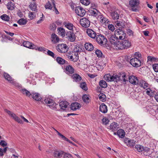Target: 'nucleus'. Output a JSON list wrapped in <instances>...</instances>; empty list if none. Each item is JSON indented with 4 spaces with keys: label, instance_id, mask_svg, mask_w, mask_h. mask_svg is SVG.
Instances as JSON below:
<instances>
[{
    "label": "nucleus",
    "instance_id": "38",
    "mask_svg": "<svg viewBox=\"0 0 158 158\" xmlns=\"http://www.w3.org/2000/svg\"><path fill=\"white\" fill-rule=\"evenodd\" d=\"M27 22V20L24 19H21L17 21V23L20 25H25Z\"/></svg>",
    "mask_w": 158,
    "mask_h": 158
},
{
    "label": "nucleus",
    "instance_id": "23",
    "mask_svg": "<svg viewBox=\"0 0 158 158\" xmlns=\"http://www.w3.org/2000/svg\"><path fill=\"white\" fill-rule=\"evenodd\" d=\"M69 103L68 102L66 101H61L59 103V106L61 109L64 110L66 108Z\"/></svg>",
    "mask_w": 158,
    "mask_h": 158
},
{
    "label": "nucleus",
    "instance_id": "25",
    "mask_svg": "<svg viewBox=\"0 0 158 158\" xmlns=\"http://www.w3.org/2000/svg\"><path fill=\"white\" fill-rule=\"evenodd\" d=\"M99 110L102 113H106L107 111V107L105 104L102 103L100 106Z\"/></svg>",
    "mask_w": 158,
    "mask_h": 158
},
{
    "label": "nucleus",
    "instance_id": "17",
    "mask_svg": "<svg viewBox=\"0 0 158 158\" xmlns=\"http://www.w3.org/2000/svg\"><path fill=\"white\" fill-rule=\"evenodd\" d=\"M104 79L106 81L115 82V76H111L110 74H106L104 77Z\"/></svg>",
    "mask_w": 158,
    "mask_h": 158
},
{
    "label": "nucleus",
    "instance_id": "60",
    "mask_svg": "<svg viewBox=\"0 0 158 158\" xmlns=\"http://www.w3.org/2000/svg\"><path fill=\"white\" fill-rule=\"evenodd\" d=\"M108 28L109 30L112 31H113L115 29L114 26L112 24L108 25Z\"/></svg>",
    "mask_w": 158,
    "mask_h": 158
},
{
    "label": "nucleus",
    "instance_id": "22",
    "mask_svg": "<svg viewBox=\"0 0 158 158\" xmlns=\"http://www.w3.org/2000/svg\"><path fill=\"white\" fill-rule=\"evenodd\" d=\"M135 150L138 151L139 152H142L143 150L146 151H148L149 149L148 148H144L143 147L140 145H136L135 147Z\"/></svg>",
    "mask_w": 158,
    "mask_h": 158
},
{
    "label": "nucleus",
    "instance_id": "20",
    "mask_svg": "<svg viewBox=\"0 0 158 158\" xmlns=\"http://www.w3.org/2000/svg\"><path fill=\"white\" fill-rule=\"evenodd\" d=\"M119 127V125L116 123L113 122L110 124V129L113 131L117 130Z\"/></svg>",
    "mask_w": 158,
    "mask_h": 158
},
{
    "label": "nucleus",
    "instance_id": "58",
    "mask_svg": "<svg viewBox=\"0 0 158 158\" xmlns=\"http://www.w3.org/2000/svg\"><path fill=\"white\" fill-rule=\"evenodd\" d=\"M15 121H16L19 123H20L21 124L23 123V122L22 121V120L17 116H16V117H15Z\"/></svg>",
    "mask_w": 158,
    "mask_h": 158
},
{
    "label": "nucleus",
    "instance_id": "48",
    "mask_svg": "<svg viewBox=\"0 0 158 158\" xmlns=\"http://www.w3.org/2000/svg\"><path fill=\"white\" fill-rule=\"evenodd\" d=\"M95 53L97 56L98 57H101L102 56V53L99 50H96L95 52Z\"/></svg>",
    "mask_w": 158,
    "mask_h": 158
},
{
    "label": "nucleus",
    "instance_id": "54",
    "mask_svg": "<svg viewBox=\"0 0 158 158\" xmlns=\"http://www.w3.org/2000/svg\"><path fill=\"white\" fill-rule=\"evenodd\" d=\"M63 158H72L71 155L68 153H64Z\"/></svg>",
    "mask_w": 158,
    "mask_h": 158
},
{
    "label": "nucleus",
    "instance_id": "19",
    "mask_svg": "<svg viewBox=\"0 0 158 158\" xmlns=\"http://www.w3.org/2000/svg\"><path fill=\"white\" fill-rule=\"evenodd\" d=\"M51 38V41L54 44H56L59 41V38L55 33H52V34Z\"/></svg>",
    "mask_w": 158,
    "mask_h": 158
},
{
    "label": "nucleus",
    "instance_id": "4",
    "mask_svg": "<svg viewBox=\"0 0 158 158\" xmlns=\"http://www.w3.org/2000/svg\"><path fill=\"white\" fill-rule=\"evenodd\" d=\"M56 49L59 52L64 53L68 51L69 48L66 44H61L57 45L56 47Z\"/></svg>",
    "mask_w": 158,
    "mask_h": 158
},
{
    "label": "nucleus",
    "instance_id": "39",
    "mask_svg": "<svg viewBox=\"0 0 158 158\" xmlns=\"http://www.w3.org/2000/svg\"><path fill=\"white\" fill-rule=\"evenodd\" d=\"M21 91L22 93L24 94H25L26 96L29 97L30 95H31V94L30 92L26 89H22L21 90Z\"/></svg>",
    "mask_w": 158,
    "mask_h": 158
},
{
    "label": "nucleus",
    "instance_id": "30",
    "mask_svg": "<svg viewBox=\"0 0 158 158\" xmlns=\"http://www.w3.org/2000/svg\"><path fill=\"white\" fill-rule=\"evenodd\" d=\"M72 77L75 82L79 81L81 80V77L77 74H73L72 76Z\"/></svg>",
    "mask_w": 158,
    "mask_h": 158
},
{
    "label": "nucleus",
    "instance_id": "56",
    "mask_svg": "<svg viewBox=\"0 0 158 158\" xmlns=\"http://www.w3.org/2000/svg\"><path fill=\"white\" fill-rule=\"evenodd\" d=\"M102 121L103 124H104L105 125H106L109 122V120L106 118H105L102 119Z\"/></svg>",
    "mask_w": 158,
    "mask_h": 158
},
{
    "label": "nucleus",
    "instance_id": "41",
    "mask_svg": "<svg viewBox=\"0 0 158 158\" xmlns=\"http://www.w3.org/2000/svg\"><path fill=\"white\" fill-rule=\"evenodd\" d=\"M80 87L81 88L85 91H86L88 89L86 83L85 82L80 83Z\"/></svg>",
    "mask_w": 158,
    "mask_h": 158
},
{
    "label": "nucleus",
    "instance_id": "64",
    "mask_svg": "<svg viewBox=\"0 0 158 158\" xmlns=\"http://www.w3.org/2000/svg\"><path fill=\"white\" fill-rule=\"evenodd\" d=\"M91 13L92 16L95 17H96L98 15V13H97L94 10H92Z\"/></svg>",
    "mask_w": 158,
    "mask_h": 158
},
{
    "label": "nucleus",
    "instance_id": "42",
    "mask_svg": "<svg viewBox=\"0 0 158 158\" xmlns=\"http://www.w3.org/2000/svg\"><path fill=\"white\" fill-rule=\"evenodd\" d=\"M58 32H60V34L61 35L64 37L65 36V31L64 29L62 27H59L58 29Z\"/></svg>",
    "mask_w": 158,
    "mask_h": 158
},
{
    "label": "nucleus",
    "instance_id": "31",
    "mask_svg": "<svg viewBox=\"0 0 158 158\" xmlns=\"http://www.w3.org/2000/svg\"><path fill=\"white\" fill-rule=\"evenodd\" d=\"M67 56L68 58L70 59L72 61L76 62L78 60V57H74V56L73 54H72L71 55V53H68Z\"/></svg>",
    "mask_w": 158,
    "mask_h": 158
},
{
    "label": "nucleus",
    "instance_id": "24",
    "mask_svg": "<svg viewBox=\"0 0 158 158\" xmlns=\"http://www.w3.org/2000/svg\"><path fill=\"white\" fill-rule=\"evenodd\" d=\"M31 96L33 99L37 101H40L42 98L40 95L38 93H32Z\"/></svg>",
    "mask_w": 158,
    "mask_h": 158
},
{
    "label": "nucleus",
    "instance_id": "14",
    "mask_svg": "<svg viewBox=\"0 0 158 158\" xmlns=\"http://www.w3.org/2000/svg\"><path fill=\"white\" fill-rule=\"evenodd\" d=\"M128 80L133 85H136L139 83V80L137 78L133 75L130 76L129 77Z\"/></svg>",
    "mask_w": 158,
    "mask_h": 158
},
{
    "label": "nucleus",
    "instance_id": "36",
    "mask_svg": "<svg viewBox=\"0 0 158 158\" xmlns=\"http://www.w3.org/2000/svg\"><path fill=\"white\" fill-rule=\"evenodd\" d=\"M89 96L86 94H85L82 97L83 101L86 103H88L90 101Z\"/></svg>",
    "mask_w": 158,
    "mask_h": 158
},
{
    "label": "nucleus",
    "instance_id": "33",
    "mask_svg": "<svg viewBox=\"0 0 158 158\" xmlns=\"http://www.w3.org/2000/svg\"><path fill=\"white\" fill-rule=\"evenodd\" d=\"M111 15L113 19L114 20H117L119 19V15L116 11L112 12L111 14Z\"/></svg>",
    "mask_w": 158,
    "mask_h": 158
},
{
    "label": "nucleus",
    "instance_id": "2",
    "mask_svg": "<svg viewBox=\"0 0 158 158\" xmlns=\"http://www.w3.org/2000/svg\"><path fill=\"white\" fill-rule=\"evenodd\" d=\"M108 39L109 40V41L110 43L114 45V47L117 49V45L118 43H120V41L118 40V36H115V35H109L108 36Z\"/></svg>",
    "mask_w": 158,
    "mask_h": 158
},
{
    "label": "nucleus",
    "instance_id": "37",
    "mask_svg": "<svg viewBox=\"0 0 158 158\" xmlns=\"http://www.w3.org/2000/svg\"><path fill=\"white\" fill-rule=\"evenodd\" d=\"M99 84L100 86L102 88H106L107 86L106 82L103 80L100 81Z\"/></svg>",
    "mask_w": 158,
    "mask_h": 158
},
{
    "label": "nucleus",
    "instance_id": "8",
    "mask_svg": "<svg viewBox=\"0 0 158 158\" xmlns=\"http://www.w3.org/2000/svg\"><path fill=\"white\" fill-rule=\"evenodd\" d=\"M130 64L134 67H138L141 65L140 60L137 58H134L130 60Z\"/></svg>",
    "mask_w": 158,
    "mask_h": 158
},
{
    "label": "nucleus",
    "instance_id": "43",
    "mask_svg": "<svg viewBox=\"0 0 158 158\" xmlns=\"http://www.w3.org/2000/svg\"><path fill=\"white\" fill-rule=\"evenodd\" d=\"M0 18L2 20L6 21H9L10 19L9 16L6 14H4L1 15Z\"/></svg>",
    "mask_w": 158,
    "mask_h": 158
},
{
    "label": "nucleus",
    "instance_id": "29",
    "mask_svg": "<svg viewBox=\"0 0 158 158\" xmlns=\"http://www.w3.org/2000/svg\"><path fill=\"white\" fill-rule=\"evenodd\" d=\"M117 133L118 136L121 138H123L125 135V131L122 129H119L117 131Z\"/></svg>",
    "mask_w": 158,
    "mask_h": 158
},
{
    "label": "nucleus",
    "instance_id": "59",
    "mask_svg": "<svg viewBox=\"0 0 158 158\" xmlns=\"http://www.w3.org/2000/svg\"><path fill=\"white\" fill-rule=\"evenodd\" d=\"M54 129L56 132L57 133V135H59V137L61 138H67L66 137H65L64 135L61 134L59 132L57 131L55 129L53 128Z\"/></svg>",
    "mask_w": 158,
    "mask_h": 158
},
{
    "label": "nucleus",
    "instance_id": "15",
    "mask_svg": "<svg viewBox=\"0 0 158 158\" xmlns=\"http://www.w3.org/2000/svg\"><path fill=\"white\" fill-rule=\"evenodd\" d=\"M123 139L125 143L128 147L133 146L135 144L136 141H134L133 139Z\"/></svg>",
    "mask_w": 158,
    "mask_h": 158
},
{
    "label": "nucleus",
    "instance_id": "49",
    "mask_svg": "<svg viewBox=\"0 0 158 158\" xmlns=\"http://www.w3.org/2000/svg\"><path fill=\"white\" fill-rule=\"evenodd\" d=\"M45 7L46 9H48L50 10H52V7L49 1H48L45 5Z\"/></svg>",
    "mask_w": 158,
    "mask_h": 158
},
{
    "label": "nucleus",
    "instance_id": "51",
    "mask_svg": "<svg viewBox=\"0 0 158 158\" xmlns=\"http://www.w3.org/2000/svg\"><path fill=\"white\" fill-rule=\"evenodd\" d=\"M35 12H31L29 13L28 15L30 19H33L35 17Z\"/></svg>",
    "mask_w": 158,
    "mask_h": 158
},
{
    "label": "nucleus",
    "instance_id": "21",
    "mask_svg": "<svg viewBox=\"0 0 158 158\" xmlns=\"http://www.w3.org/2000/svg\"><path fill=\"white\" fill-rule=\"evenodd\" d=\"M81 107L80 104L77 102L73 103L71 105V110H75L77 109H79Z\"/></svg>",
    "mask_w": 158,
    "mask_h": 158
},
{
    "label": "nucleus",
    "instance_id": "11",
    "mask_svg": "<svg viewBox=\"0 0 158 158\" xmlns=\"http://www.w3.org/2000/svg\"><path fill=\"white\" fill-rule=\"evenodd\" d=\"M80 23L82 27L85 28H88L90 24V21L85 18L81 19L80 20Z\"/></svg>",
    "mask_w": 158,
    "mask_h": 158
},
{
    "label": "nucleus",
    "instance_id": "62",
    "mask_svg": "<svg viewBox=\"0 0 158 158\" xmlns=\"http://www.w3.org/2000/svg\"><path fill=\"white\" fill-rule=\"evenodd\" d=\"M0 145H1L2 146L4 147L6 146L7 143L4 140H1L0 142Z\"/></svg>",
    "mask_w": 158,
    "mask_h": 158
},
{
    "label": "nucleus",
    "instance_id": "10",
    "mask_svg": "<svg viewBox=\"0 0 158 158\" xmlns=\"http://www.w3.org/2000/svg\"><path fill=\"white\" fill-rule=\"evenodd\" d=\"M115 33L116 35H118V38L121 40H123L125 37L126 34L124 33V31H123L122 29L120 28H119L118 29H117L116 30H115Z\"/></svg>",
    "mask_w": 158,
    "mask_h": 158
},
{
    "label": "nucleus",
    "instance_id": "18",
    "mask_svg": "<svg viewBox=\"0 0 158 158\" xmlns=\"http://www.w3.org/2000/svg\"><path fill=\"white\" fill-rule=\"evenodd\" d=\"M64 152L62 151H56L53 153V156L56 158H63Z\"/></svg>",
    "mask_w": 158,
    "mask_h": 158
},
{
    "label": "nucleus",
    "instance_id": "57",
    "mask_svg": "<svg viewBox=\"0 0 158 158\" xmlns=\"http://www.w3.org/2000/svg\"><path fill=\"white\" fill-rule=\"evenodd\" d=\"M153 69L156 72H158V64H156L153 65Z\"/></svg>",
    "mask_w": 158,
    "mask_h": 158
},
{
    "label": "nucleus",
    "instance_id": "6",
    "mask_svg": "<svg viewBox=\"0 0 158 158\" xmlns=\"http://www.w3.org/2000/svg\"><path fill=\"white\" fill-rule=\"evenodd\" d=\"M64 67V72L69 75L70 76L74 73V69L71 65L68 64Z\"/></svg>",
    "mask_w": 158,
    "mask_h": 158
},
{
    "label": "nucleus",
    "instance_id": "7",
    "mask_svg": "<svg viewBox=\"0 0 158 158\" xmlns=\"http://www.w3.org/2000/svg\"><path fill=\"white\" fill-rule=\"evenodd\" d=\"M66 38L71 42H74L76 40V36L73 31H67L66 34Z\"/></svg>",
    "mask_w": 158,
    "mask_h": 158
},
{
    "label": "nucleus",
    "instance_id": "35",
    "mask_svg": "<svg viewBox=\"0 0 158 158\" xmlns=\"http://www.w3.org/2000/svg\"><path fill=\"white\" fill-rule=\"evenodd\" d=\"M4 76L6 79L8 81L11 82L13 81V79L10 76L8 73H4Z\"/></svg>",
    "mask_w": 158,
    "mask_h": 158
},
{
    "label": "nucleus",
    "instance_id": "26",
    "mask_svg": "<svg viewBox=\"0 0 158 158\" xmlns=\"http://www.w3.org/2000/svg\"><path fill=\"white\" fill-rule=\"evenodd\" d=\"M85 47L86 49L89 51H92L94 49V46L90 43H86L85 44Z\"/></svg>",
    "mask_w": 158,
    "mask_h": 158
},
{
    "label": "nucleus",
    "instance_id": "16",
    "mask_svg": "<svg viewBox=\"0 0 158 158\" xmlns=\"http://www.w3.org/2000/svg\"><path fill=\"white\" fill-rule=\"evenodd\" d=\"M86 33L88 36L93 39H95L96 36V32L92 29L88 28Z\"/></svg>",
    "mask_w": 158,
    "mask_h": 158
},
{
    "label": "nucleus",
    "instance_id": "28",
    "mask_svg": "<svg viewBox=\"0 0 158 158\" xmlns=\"http://www.w3.org/2000/svg\"><path fill=\"white\" fill-rule=\"evenodd\" d=\"M139 85L141 87L143 88L144 89L148 88L149 85L147 82L143 80L140 81Z\"/></svg>",
    "mask_w": 158,
    "mask_h": 158
},
{
    "label": "nucleus",
    "instance_id": "40",
    "mask_svg": "<svg viewBox=\"0 0 158 158\" xmlns=\"http://www.w3.org/2000/svg\"><path fill=\"white\" fill-rule=\"evenodd\" d=\"M30 8L33 11H37V6L36 4L33 3V4H31L29 5Z\"/></svg>",
    "mask_w": 158,
    "mask_h": 158
},
{
    "label": "nucleus",
    "instance_id": "53",
    "mask_svg": "<svg viewBox=\"0 0 158 158\" xmlns=\"http://www.w3.org/2000/svg\"><path fill=\"white\" fill-rule=\"evenodd\" d=\"M98 96L99 99L101 101L104 100L106 98L105 95L103 93L100 94Z\"/></svg>",
    "mask_w": 158,
    "mask_h": 158
},
{
    "label": "nucleus",
    "instance_id": "63",
    "mask_svg": "<svg viewBox=\"0 0 158 158\" xmlns=\"http://www.w3.org/2000/svg\"><path fill=\"white\" fill-rule=\"evenodd\" d=\"M35 50H38L39 51H46V49L44 47H38L36 46V48L35 49Z\"/></svg>",
    "mask_w": 158,
    "mask_h": 158
},
{
    "label": "nucleus",
    "instance_id": "52",
    "mask_svg": "<svg viewBox=\"0 0 158 158\" xmlns=\"http://www.w3.org/2000/svg\"><path fill=\"white\" fill-rule=\"evenodd\" d=\"M56 28V24L54 23H52L50 25V29L51 30L54 31L55 30Z\"/></svg>",
    "mask_w": 158,
    "mask_h": 158
},
{
    "label": "nucleus",
    "instance_id": "12",
    "mask_svg": "<svg viewBox=\"0 0 158 158\" xmlns=\"http://www.w3.org/2000/svg\"><path fill=\"white\" fill-rule=\"evenodd\" d=\"M75 12L77 15L81 17H83L86 13V11L82 7L77 6L75 10Z\"/></svg>",
    "mask_w": 158,
    "mask_h": 158
},
{
    "label": "nucleus",
    "instance_id": "50",
    "mask_svg": "<svg viewBox=\"0 0 158 158\" xmlns=\"http://www.w3.org/2000/svg\"><path fill=\"white\" fill-rule=\"evenodd\" d=\"M47 52L48 55L52 56L53 58L55 59L56 58L54 53L51 51L48 50Z\"/></svg>",
    "mask_w": 158,
    "mask_h": 158
},
{
    "label": "nucleus",
    "instance_id": "3",
    "mask_svg": "<svg viewBox=\"0 0 158 158\" xmlns=\"http://www.w3.org/2000/svg\"><path fill=\"white\" fill-rule=\"evenodd\" d=\"M115 76V82L122 81L126 83L127 81V78L126 73H124L121 72L119 73L118 75H116Z\"/></svg>",
    "mask_w": 158,
    "mask_h": 158
},
{
    "label": "nucleus",
    "instance_id": "55",
    "mask_svg": "<svg viewBox=\"0 0 158 158\" xmlns=\"http://www.w3.org/2000/svg\"><path fill=\"white\" fill-rule=\"evenodd\" d=\"M52 2L54 8L55 10V13H56V14H57V15L59 14V12L58 11L57 9V8H56V5L54 3V2H55L54 0H52Z\"/></svg>",
    "mask_w": 158,
    "mask_h": 158
},
{
    "label": "nucleus",
    "instance_id": "46",
    "mask_svg": "<svg viewBox=\"0 0 158 158\" xmlns=\"http://www.w3.org/2000/svg\"><path fill=\"white\" fill-rule=\"evenodd\" d=\"M44 101L46 104H50L53 103L54 101L49 98H47L44 100Z\"/></svg>",
    "mask_w": 158,
    "mask_h": 158
},
{
    "label": "nucleus",
    "instance_id": "32",
    "mask_svg": "<svg viewBox=\"0 0 158 158\" xmlns=\"http://www.w3.org/2000/svg\"><path fill=\"white\" fill-rule=\"evenodd\" d=\"M63 24L65 25V26L68 29L72 31L73 30V25L69 23L64 22Z\"/></svg>",
    "mask_w": 158,
    "mask_h": 158
},
{
    "label": "nucleus",
    "instance_id": "47",
    "mask_svg": "<svg viewBox=\"0 0 158 158\" xmlns=\"http://www.w3.org/2000/svg\"><path fill=\"white\" fill-rule=\"evenodd\" d=\"M57 105V104L55 103L54 101L53 102V103H52L50 105H48V106L52 109H56V106Z\"/></svg>",
    "mask_w": 158,
    "mask_h": 158
},
{
    "label": "nucleus",
    "instance_id": "61",
    "mask_svg": "<svg viewBox=\"0 0 158 158\" xmlns=\"http://www.w3.org/2000/svg\"><path fill=\"white\" fill-rule=\"evenodd\" d=\"M156 58L154 57H152L151 56H148V61H151L152 62L153 61H154L155 60Z\"/></svg>",
    "mask_w": 158,
    "mask_h": 158
},
{
    "label": "nucleus",
    "instance_id": "45",
    "mask_svg": "<svg viewBox=\"0 0 158 158\" xmlns=\"http://www.w3.org/2000/svg\"><path fill=\"white\" fill-rule=\"evenodd\" d=\"M81 2L85 6L88 5L90 2V0H80Z\"/></svg>",
    "mask_w": 158,
    "mask_h": 158
},
{
    "label": "nucleus",
    "instance_id": "34",
    "mask_svg": "<svg viewBox=\"0 0 158 158\" xmlns=\"http://www.w3.org/2000/svg\"><path fill=\"white\" fill-rule=\"evenodd\" d=\"M7 9L10 10H12L15 9V5L11 2L9 1L7 4Z\"/></svg>",
    "mask_w": 158,
    "mask_h": 158
},
{
    "label": "nucleus",
    "instance_id": "27",
    "mask_svg": "<svg viewBox=\"0 0 158 158\" xmlns=\"http://www.w3.org/2000/svg\"><path fill=\"white\" fill-rule=\"evenodd\" d=\"M56 61L60 64H68V62L62 58L58 57L56 59Z\"/></svg>",
    "mask_w": 158,
    "mask_h": 158
},
{
    "label": "nucleus",
    "instance_id": "44",
    "mask_svg": "<svg viewBox=\"0 0 158 158\" xmlns=\"http://www.w3.org/2000/svg\"><path fill=\"white\" fill-rule=\"evenodd\" d=\"M116 27L117 26L119 27V28L122 29L123 28L125 27L124 24L123 23H120V22L118 21H117L116 23Z\"/></svg>",
    "mask_w": 158,
    "mask_h": 158
},
{
    "label": "nucleus",
    "instance_id": "5",
    "mask_svg": "<svg viewBox=\"0 0 158 158\" xmlns=\"http://www.w3.org/2000/svg\"><path fill=\"white\" fill-rule=\"evenodd\" d=\"M139 4V0H130L129 2V5L132 7V10L134 12H137L138 11L137 7Z\"/></svg>",
    "mask_w": 158,
    "mask_h": 158
},
{
    "label": "nucleus",
    "instance_id": "13",
    "mask_svg": "<svg viewBox=\"0 0 158 158\" xmlns=\"http://www.w3.org/2000/svg\"><path fill=\"white\" fill-rule=\"evenodd\" d=\"M23 44L24 47L29 48L33 49L36 48V45L27 41H24L23 43Z\"/></svg>",
    "mask_w": 158,
    "mask_h": 158
},
{
    "label": "nucleus",
    "instance_id": "1",
    "mask_svg": "<svg viewBox=\"0 0 158 158\" xmlns=\"http://www.w3.org/2000/svg\"><path fill=\"white\" fill-rule=\"evenodd\" d=\"M117 45L118 49L122 50L127 49L131 46V42L127 40L120 41V43Z\"/></svg>",
    "mask_w": 158,
    "mask_h": 158
},
{
    "label": "nucleus",
    "instance_id": "9",
    "mask_svg": "<svg viewBox=\"0 0 158 158\" xmlns=\"http://www.w3.org/2000/svg\"><path fill=\"white\" fill-rule=\"evenodd\" d=\"M96 37V40L99 44L102 45L104 43L105 44L106 43L107 40L103 35H97Z\"/></svg>",
    "mask_w": 158,
    "mask_h": 158
}]
</instances>
